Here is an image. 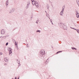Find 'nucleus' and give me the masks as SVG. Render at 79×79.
<instances>
[{"mask_svg":"<svg viewBox=\"0 0 79 79\" xmlns=\"http://www.w3.org/2000/svg\"><path fill=\"white\" fill-rule=\"evenodd\" d=\"M59 26L60 27H63L64 30H66L67 29V27L66 25L64 24L60 23L59 24Z\"/></svg>","mask_w":79,"mask_h":79,"instance_id":"1","label":"nucleus"},{"mask_svg":"<svg viewBox=\"0 0 79 79\" xmlns=\"http://www.w3.org/2000/svg\"><path fill=\"white\" fill-rule=\"evenodd\" d=\"M64 8H65V6H63L60 14V16H63V11H64Z\"/></svg>","mask_w":79,"mask_h":79,"instance_id":"2","label":"nucleus"},{"mask_svg":"<svg viewBox=\"0 0 79 79\" xmlns=\"http://www.w3.org/2000/svg\"><path fill=\"white\" fill-rule=\"evenodd\" d=\"M45 51L42 50L40 52V55L41 56H43L45 55Z\"/></svg>","mask_w":79,"mask_h":79,"instance_id":"3","label":"nucleus"},{"mask_svg":"<svg viewBox=\"0 0 79 79\" xmlns=\"http://www.w3.org/2000/svg\"><path fill=\"white\" fill-rule=\"evenodd\" d=\"M30 3H31V2L29 1H28L27 2V4L26 6V9H27V8H29V5H30Z\"/></svg>","mask_w":79,"mask_h":79,"instance_id":"4","label":"nucleus"},{"mask_svg":"<svg viewBox=\"0 0 79 79\" xmlns=\"http://www.w3.org/2000/svg\"><path fill=\"white\" fill-rule=\"evenodd\" d=\"M15 9L14 8H12V9H10L9 12V13H13V12L15 11Z\"/></svg>","mask_w":79,"mask_h":79,"instance_id":"5","label":"nucleus"},{"mask_svg":"<svg viewBox=\"0 0 79 79\" xmlns=\"http://www.w3.org/2000/svg\"><path fill=\"white\" fill-rule=\"evenodd\" d=\"M31 2H32V5H35L36 3V2L35 1H34V0L31 1Z\"/></svg>","mask_w":79,"mask_h":79,"instance_id":"6","label":"nucleus"},{"mask_svg":"<svg viewBox=\"0 0 79 79\" xmlns=\"http://www.w3.org/2000/svg\"><path fill=\"white\" fill-rule=\"evenodd\" d=\"M35 5L36 6L37 8H38L39 7V3H38V2H36V3H35Z\"/></svg>","mask_w":79,"mask_h":79,"instance_id":"7","label":"nucleus"},{"mask_svg":"<svg viewBox=\"0 0 79 79\" xmlns=\"http://www.w3.org/2000/svg\"><path fill=\"white\" fill-rule=\"evenodd\" d=\"M5 31L3 29L1 31V34H5Z\"/></svg>","mask_w":79,"mask_h":79,"instance_id":"8","label":"nucleus"},{"mask_svg":"<svg viewBox=\"0 0 79 79\" xmlns=\"http://www.w3.org/2000/svg\"><path fill=\"white\" fill-rule=\"evenodd\" d=\"M4 60L6 62H8V58L6 57L4 58Z\"/></svg>","mask_w":79,"mask_h":79,"instance_id":"9","label":"nucleus"},{"mask_svg":"<svg viewBox=\"0 0 79 79\" xmlns=\"http://www.w3.org/2000/svg\"><path fill=\"white\" fill-rule=\"evenodd\" d=\"M76 16L77 18H79V14L78 13V12H77V13H76Z\"/></svg>","mask_w":79,"mask_h":79,"instance_id":"10","label":"nucleus"},{"mask_svg":"<svg viewBox=\"0 0 79 79\" xmlns=\"http://www.w3.org/2000/svg\"><path fill=\"white\" fill-rule=\"evenodd\" d=\"M11 53H12V51H9V55L10 56H11L12 55V54H11Z\"/></svg>","mask_w":79,"mask_h":79,"instance_id":"11","label":"nucleus"},{"mask_svg":"<svg viewBox=\"0 0 79 79\" xmlns=\"http://www.w3.org/2000/svg\"><path fill=\"white\" fill-rule=\"evenodd\" d=\"M6 6L8 5V0H7L6 2Z\"/></svg>","mask_w":79,"mask_h":79,"instance_id":"12","label":"nucleus"},{"mask_svg":"<svg viewBox=\"0 0 79 79\" xmlns=\"http://www.w3.org/2000/svg\"><path fill=\"white\" fill-rule=\"evenodd\" d=\"M13 41L14 42H15V44L16 45H17V44H16V42L15 41V40H13Z\"/></svg>","mask_w":79,"mask_h":79,"instance_id":"13","label":"nucleus"},{"mask_svg":"<svg viewBox=\"0 0 79 79\" xmlns=\"http://www.w3.org/2000/svg\"><path fill=\"white\" fill-rule=\"evenodd\" d=\"M72 48L73 50H77V49L75 48L72 47Z\"/></svg>","mask_w":79,"mask_h":79,"instance_id":"14","label":"nucleus"},{"mask_svg":"<svg viewBox=\"0 0 79 79\" xmlns=\"http://www.w3.org/2000/svg\"><path fill=\"white\" fill-rule=\"evenodd\" d=\"M47 8H48H48H49V7H50L49 5H47Z\"/></svg>","mask_w":79,"mask_h":79,"instance_id":"15","label":"nucleus"},{"mask_svg":"<svg viewBox=\"0 0 79 79\" xmlns=\"http://www.w3.org/2000/svg\"><path fill=\"white\" fill-rule=\"evenodd\" d=\"M77 2L78 5H79V0H77Z\"/></svg>","mask_w":79,"mask_h":79,"instance_id":"16","label":"nucleus"},{"mask_svg":"<svg viewBox=\"0 0 79 79\" xmlns=\"http://www.w3.org/2000/svg\"><path fill=\"white\" fill-rule=\"evenodd\" d=\"M9 50H8L9 51H11L12 49L11 48H9Z\"/></svg>","mask_w":79,"mask_h":79,"instance_id":"17","label":"nucleus"},{"mask_svg":"<svg viewBox=\"0 0 79 79\" xmlns=\"http://www.w3.org/2000/svg\"><path fill=\"white\" fill-rule=\"evenodd\" d=\"M40 32V31L39 30H37V31H36V32Z\"/></svg>","mask_w":79,"mask_h":79,"instance_id":"18","label":"nucleus"},{"mask_svg":"<svg viewBox=\"0 0 79 79\" xmlns=\"http://www.w3.org/2000/svg\"><path fill=\"white\" fill-rule=\"evenodd\" d=\"M6 36H1L0 37V38H3V37H6Z\"/></svg>","mask_w":79,"mask_h":79,"instance_id":"19","label":"nucleus"},{"mask_svg":"<svg viewBox=\"0 0 79 79\" xmlns=\"http://www.w3.org/2000/svg\"><path fill=\"white\" fill-rule=\"evenodd\" d=\"M32 18H33V16H32L31 17L30 20H32Z\"/></svg>","mask_w":79,"mask_h":79,"instance_id":"20","label":"nucleus"},{"mask_svg":"<svg viewBox=\"0 0 79 79\" xmlns=\"http://www.w3.org/2000/svg\"><path fill=\"white\" fill-rule=\"evenodd\" d=\"M17 63L19 64V66L20 65V64H19V62L18 61V62H17Z\"/></svg>","mask_w":79,"mask_h":79,"instance_id":"21","label":"nucleus"},{"mask_svg":"<svg viewBox=\"0 0 79 79\" xmlns=\"http://www.w3.org/2000/svg\"><path fill=\"white\" fill-rule=\"evenodd\" d=\"M77 32H78V33H79V30H77Z\"/></svg>","mask_w":79,"mask_h":79,"instance_id":"22","label":"nucleus"},{"mask_svg":"<svg viewBox=\"0 0 79 79\" xmlns=\"http://www.w3.org/2000/svg\"><path fill=\"white\" fill-rule=\"evenodd\" d=\"M8 43H7L6 44V46H7V45H8Z\"/></svg>","mask_w":79,"mask_h":79,"instance_id":"23","label":"nucleus"},{"mask_svg":"<svg viewBox=\"0 0 79 79\" xmlns=\"http://www.w3.org/2000/svg\"><path fill=\"white\" fill-rule=\"evenodd\" d=\"M3 53L2 52L0 53V55H2Z\"/></svg>","mask_w":79,"mask_h":79,"instance_id":"24","label":"nucleus"},{"mask_svg":"<svg viewBox=\"0 0 79 79\" xmlns=\"http://www.w3.org/2000/svg\"><path fill=\"white\" fill-rule=\"evenodd\" d=\"M50 20L51 23H52V20L50 19Z\"/></svg>","mask_w":79,"mask_h":79,"instance_id":"25","label":"nucleus"},{"mask_svg":"<svg viewBox=\"0 0 79 79\" xmlns=\"http://www.w3.org/2000/svg\"><path fill=\"white\" fill-rule=\"evenodd\" d=\"M50 3H51V4H52V2H50Z\"/></svg>","mask_w":79,"mask_h":79,"instance_id":"26","label":"nucleus"},{"mask_svg":"<svg viewBox=\"0 0 79 79\" xmlns=\"http://www.w3.org/2000/svg\"><path fill=\"white\" fill-rule=\"evenodd\" d=\"M62 52V51H59L58 52V53H60V52Z\"/></svg>","mask_w":79,"mask_h":79,"instance_id":"27","label":"nucleus"},{"mask_svg":"<svg viewBox=\"0 0 79 79\" xmlns=\"http://www.w3.org/2000/svg\"><path fill=\"white\" fill-rule=\"evenodd\" d=\"M4 65H7V64H4Z\"/></svg>","mask_w":79,"mask_h":79,"instance_id":"28","label":"nucleus"},{"mask_svg":"<svg viewBox=\"0 0 79 79\" xmlns=\"http://www.w3.org/2000/svg\"><path fill=\"white\" fill-rule=\"evenodd\" d=\"M15 79H17V78H16V77H15Z\"/></svg>","mask_w":79,"mask_h":79,"instance_id":"29","label":"nucleus"},{"mask_svg":"<svg viewBox=\"0 0 79 79\" xmlns=\"http://www.w3.org/2000/svg\"><path fill=\"white\" fill-rule=\"evenodd\" d=\"M52 25H53V23L52 22Z\"/></svg>","mask_w":79,"mask_h":79,"instance_id":"30","label":"nucleus"},{"mask_svg":"<svg viewBox=\"0 0 79 79\" xmlns=\"http://www.w3.org/2000/svg\"><path fill=\"white\" fill-rule=\"evenodd\" d=\"M27 45H28V44H27V47H28L29 46H27Z\"/></svg>","mask_w":79,"mask_h":79,"instance_id":"31","label":"nucleus"},{"mask_svg":"<svg viewBox=\"0 0 79 79\" xmlns=\"http://www.w3.org/2000/svg\"><path fill=\"white\" fill-rule=\"evenodd\" d=\"M17 50H18V46H17Z\"/></svg>","mask_w":79,"mask_h":79,"instance_id":"32","label":"nucleus"},{"mask_svg":"<svg viewBox=\"0 0 79 79\" xmlns=\"http://www.w3.org/2000/svg\"><path fill=\"white\" fill-rule=\"evenodd\" d=\"M36 23H38V22H37V21H36Z\"/></svg>","mask_w":79,"mask_h":79,"instance_id":"33","label":"nucleus"},{"mask_svg":"<svg viewBox=\"0 0 79 79\" xmlns=\"http://www.w3.org/2000/svg\"><path fill=\"white\" fill-rule=\"evenodd\" d=\"M72 29H74V30L75 29V28H72Z\"/></svg>","mask_w":79,"mask_h":79,"instance_id":"34","label":"nucleus"},{"mask_svg":"<svg viewBox=\"0 0 79 79\" xmlns=\"http://www.w3.org/2000/svg\"><path fill=\"white\" fill-rule=\"evenodd\" d=\"M76 30L77 31V30L75 28V30Z\"/></svg>","mask_w":79,"mask_h":79,"instance_id":"35","label":"nucleus"},{"mask_svg":"<svg viewBox=\"0 0 79 79\" xmlns=\"http://www.w3.org/2000/svg\"><path fill=\"white\" fill-rule=\"evenodd\" d=\"M58 52H57L56 53V54H58Z\"/></svg>","mask_w":79,"mask_h":79,"instance_id":"36","label":"nucleus"},{"mask_svg":"<svg viewBox=\"0 0 79 79\" xmlns=\"http://www.w3.org/2000/svg\"><path fill=\"white\" fill-rule=\"evenodd\" d=\"M45 12H46V13H47V11H45Z\"/></svg>","mask_w":79,"mask_h":79,"instance_id":"37","label":"nucleus"},{"mask_svg":"<svg viewBox=\"0 0 79 79\" xmlns=\"http://www.w3.org/2000/svg\"><path fill=\"white\" fill-rule=\"evenodd\" d=\"M70 28H71V29H72V28H72L71 27H70Z\"/></svg>","mask_w":79,"mask_h":79,"instance_id":"38","label":"nucleus"},{"mask_svg":"<svg viewBox=\"0 0 79 79\" xmlns=\"http://www.w3.org/2000/svg\"><path fill=\"white\" fill-rule=\"evenodd\" d=\"M31 1H33V0H31Z\"/></svg>","mask_w":79,"mask_h":79,"instance_id":"39","label":"nucleus"},{"mask_svg":"<svg viewBox=\"0 0 79 79\" xmlns=\"http://www.w3.org/2000/svg\"><path fill=\"white\" fill-rule=\"evenodd\" d=\"M18 79H19V78H18Z\"/></svg>","mask_w":79,"mask_h":79,"instance_id":"40","label":"nucleus"},{"mask_svg":"<svg viewBox=\"0 0 79 79\" xmlns=\"http://www.w3.org/2000/svg\"><path fill=\"white\" fill-rule=\"evenodd\" d=\"M24 1L25 0H23Z\"/></svg>","mask_w":79,"mask_h":79,"instance_id":"41","label":"nucleus"},{"mask_svg":"<svg viewBox=\"0 0 79 79\" xmlns=\"http://www.w3.org/2000/svg\"><path fill=\"white\" fill-rule=\"evenodd\" d=\"M49 19H50V18H49Z\"/></svg>","mask_w":79,"mask_h":79,"instance_id":"42","label":"nucleus"},{"mask_svg":"<svg viewBox=\"0 0 79 79\" xmlns=\"http://www.w3.org/2000/svg\"><path fill=\"white\" fill-rule=\"evenodd\" d=\"M18 60H17V61H18Z\"/></svg>","mask_w":79,"mask_h":79,"instance_id":"43","label":"nucleus"}]
</instances>
